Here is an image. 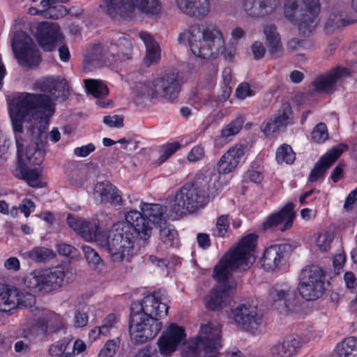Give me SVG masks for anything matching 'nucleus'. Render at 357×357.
Here are the masks:
<instances>
[{"mask_svg":"<svg viewBox=\"0 0 357 357\" xmlns=\"http://www.w3.org/2000/svg\"><path fill=\"white\" fill-rule=\"evenodd\" d=\"M268 51L273 56L278 57L282 52V45L279 33L274 25L266 26L264 29Z\"/></svg>","mask_w":357,"mask_h":357,"instance_id":"37","label":"nucleus"},{"mask_svg":"<svg viewBox=\"0 0 357 357\" xmlns=\"http://www.w3.org/2000/svg\"><path fill=\"white\" fill-rule=\"evenodd\" d=\"M38 84L43 94L17 93L8 99L17 155L22 162L26 160L33 165L42 164L45 151L38 142L24 140L22 136L24 127L33 137H38L54 114V101L59 98L64 100L68 89L67 81L60 77H46Z\"/></svg>","mask_w":357,"mask_h":357,"instance_id":"1","label":"nucleus"},{"mask_svg":"<svg viewBox=\"0 0 357 357\" xmlns=\"http://www.w3.org/2000/svg\"><path fill=\"white\" fill-rule=\"evenodd\" d=\"M36 38L40 46L48 51L53 50L61 43L62 39L59 26L48 22L38 25Z\"/></svg>","mask_w":357,"mask_h":357,"instance_id":"24","label":"nucleus"},{"mask_svg":"<svg viewBox=\"0 0 357 357\" xmlns=\"http://www.w3.org/2000/svg\"><path fill=\"white\" fill-rule=\"evenodd\" d=\"M222 325L215 321L203 323L197 335L190 339L182 357H216L222 347Z\"/></svg>","mask_w":357,"mask_h":357,"instance_id":"4","label":"nucleus"},{"mask_svg":"<svg viewBox=\"0 0 357 357\" xmlns=\"http://www.w3.org/2000/svg\"><path fill=\"white\" fill-rule=\"evenodd\" d=\"M118 349L117 342L115 340H108L103 348L100 351V357H113Z\"/></svg>","mask_w":357,"mask_h":357,"instance_id":"54","label":"nucleus"},{"mask_svg":"<svg viewBox=\"0 0 357 357\" xmlns=\"http://www.w3.org/2000/svg\"><path fill=\"white\" fill-rule=\"evenodd\" d=\"M283 258L284 252L281 246H270L264 252L261 266L268 271H274L280 267Z\"/></svg>","mask_w":357,"mask_h":357,"instance_id":"33","label":"nucleus"},{"mask_svg":"<svg viewBox=\"0 0 357 357\" xmlns=\"http://www.w3.org/2000/svg\"><path fill=\"white\" fill-rule=\"evenodd\" d=\"M334 238L333 232L322 230L314 236V245L316 248L321 252H328L331 248V243Z\"/></svg>","mask_w":357,"mask_h":357,"instance_id":"44","label":"nucleus"},{"mask_svg":"<svg viewBox=\"0 0 357 357\" xmlns=\"http://www.w3.org/2000/svg\"><path fill=\"white\" fill-rule=\"evenodd\" d=\"M185 328L176 323H170L157 341L160 354L171 356L186 341Z\"/></svg>","mask_w":357,"mask_h":357,"instance_id":"19","label":"nucleus"},{"mask_svg":"<svg viewBox=\"0 0 357 357\" xmlns=\"http://www.w3.org/2000/svg\"><path fill=\"white\" fill-rule=\"evenodd\" d=\"M100 311L97 309L96 306L89 305L84 306L74 312L73 324L75 328H83L86 326L89 322V317L91 316L96 318L99 315Z\"/></svg>","mask_w":357,"mask_h":357,"instance_id":"38","label":"nucleus"},{"mask_svg":"<svg viewBox=\"0 0 357 357\" xmlns=\"http://www.w3.org/2000/svg\"><path fill=\"white\" fill-rule=\"evenodd\" d=\"M87 92L96 98H104L109 93L107 86L98 79H86L84 80Z\"/></svg>","mask_w":357,"mask_h":357,"instance_id":"43","label":"nucleus"},{"mask_svg":"<svg viewBox=\"0 0 357 357\" xmlns=\"http://www.w3.org/2000/svg\"><path fill=\"white\" fill-rule=\"evenodd\" d=\"M247 151L246 146L241 144L232 145L220 158L217 164L219 174H228L236 169L244 160Z\"/></svg>","mask_w":357,"mask_h":357,"instance_id":"22","label":"nucleus"},{"mask_svg":"<svg viewBox=\"0 0 357 357\" xmlns=\"http://www.w3.org/2000/svg\"><path fill=\"white\" fill-rule=\"evenodd\" d=\"M204 156V149L201 145L194 146L188 154V160L190 162H197Z\"/></svg>","mask_w":357,"mask_h":357,"instance_id":"55","label":"nucleus"},{"mask_svg":"<svg viewBox=\"0 0 357 357\" xmlns=\"http://www.w3.org/2000/svg\"><path fill=\"white\" fill-rule=\"evenodd\" d=\"M229 226L228 215H222L217 219L216 232L220 237H224L227 232Z\"/></svg>","mask_w":357,"mask_h":357,"instance_id":"53","label":"nucleus"},{"mask_svg":"<svg viewBox=\"0 0 357 357\" xmlns=\"http://www.w3.org/2000/svg\"><path fill=\"white\" fill-rule=\"evenodd\" d=\"M346 261V255L343 251H338L333 257V264L335 268H342Z\"/></svg>","mask_w":357,"mask_h":357,"instance_id":"64","label":"nucleus"},{"mask_svg":"<svg viewBox=\"0 0 357 357\" xmlns=\"http://www.w3.org/2000/svg\"><path fill=\"white\" fill-rule=\"evenodd\" d=\"M181 145L178 142H172L164 144L160 148L159 162L162 163L172 156L177 150L179 149Z\"/></svg>","mask_w":357,"mask_h":357,"instance_id":"47","label":"nucleus"},{"mask_svg":"<svg viewBox=\"0 0 357 357\" xmlns=\"http://www.w3.org/2000/svg\"><path fill=\"white\" fill-rule=\"evenodd\" d=\"M280 0H241L245 13L253 17L266 16L280 7Z\"/></svg>","mask_w":357,"mask_h":357,"instance_id":"28","label":"nucleus"},{"mask_svg":"<svg viewBox=\"0 0 357 357\" xmlns=\"http://www.w3.org/2000/svg\"><path fill=\"white\" fill-rule=\"evenodd\" d=\"M347 147L343 144H338L326 153L315 164L309 176V181L316 182L321 178L326 170L329 168L334 162L346 150Z\"/></svg>","mask_w":357,"mask_h":357,"instance_id":"29","label":"nucleus"},{"mask_svg":"<svg viewBox=\"0 0 357 357\" xmlns=\"http://www.w3.org/2000/svg\"><path fill=\"white\" fill-rule=\"evenodd\" d=\"M89 181L87 172L84 170L76 171L70 177V183L76 187H82Z\"/></svg>","mask_w":357,"mask_h":357,"instance_id":"52","label":"nucleus"},{"mask_svg":"<svg viewBox=\"0 0 357 357\" xmlns=\"http://www.w3.org/2000/svg\"><path fill=\"white\" fill-rule=\"evenodd\" d=\"M36 302L33 294L17 288L0 285V315L8 317L19 308L32 307Z\"/></svg>","mask_w":357,"mask_h":357,"instance_id":"12","label":"nucleus"},{"mask_svg":"<svg viewBox=\"0 0 357 357\" xmlns=\"http://www.w3.org/2000/svg\"><path fill=\"white\" fill-rule=\"evenodd\" d=\"M178 42L188 45L191 53L203 60H214L222 55L230 61L234 55L233 50H226L223 33L213 24L190 26L179 33Z\"/></svg>","mask_w":357,"mask_h":357,"instance_id":"3","label":"nucleus"},{"mask_svg":"<svg viewBox=\"0 0 357 357\" xmlns=\"http://www.w3.org/2000/svg\"><path fill=\"white\" fill-rule=\"evenodd\" d=\"M257 236L249 234L231 248L215 266L213 278L217 281L204 297L205 307L210 310H220L230 303V294L236 289V282L231 276L234 270L246 271L255 261Z\"/></svg>","mask_w":357,"mask_h":357,"instance_id":"2","label":"nucleus"},{"mask_svg":"<svg viewBox=\"0 0 357 357\" xmlns=\"http://www.w3.org/2000/svg\"><path fill=\"white\" fill-rule=\"evenodd\" d=\"M246 177L249 181L255 183H260L263 180L262 174L259 172L254 169H249L246 172Z\"/></svg>","mask_w":357,"mask_h":357,"instance_id":"63","label":"nucleus"},{"mask_svg":"<svg viewBox=\"0 0 357 357\" xmlns=\"http://www.w3.org/2000/svg\"><path fill=\"white\" fill-rule=\"evenodd\" d=\"M229 319L243 330L252 333H256L262 323V315L257 306L250 303L239 304L232 309Z\"/></svg>","mask_w":357,"mask_h":357,"instance_id":"16","label":"nucleus"},{"mask_svg":"<svg viewBox=\"0 0 357 357\" xmlns=\"http://www.w3.org/2000/svg\"><path fill=\"white\" fill-rule=\"evenodd\" d=\"M354 351H357V337L353 336L344 338L334 349L337 357H349Z\"/></svg>","mask_w":357,"mask_h":357,"instance_id":"41","label":"nucleus"},{"mask_svg":"<svg viewBox=\"0 0 357 357\" xmlns=\"http://www.w3.org/2000/svg\"><path fill=\"white\" fill-rule=\"evenodd\" d=\"M118 319L119 317L117 314L111 313L102 320L100 328L103 332V335H107L109 333L110 330L115 326L118 321Z\"/></svg>","mask_w":357,"mask_h":357,"instance_id":"50","label":"nucleus"},{"mask_svg":"<svg viewBox=\"0 0 357 357\" xmlns=\"http://www.w3.org/2000/svg\"><path fill=\"white\" fill-rule=\"evenodd\" d=\"M125 219L141 238H146L151 236L152 228L140 211L130 210L125 214Z\"/></svg>","mask_w":357,"mask_h":357,"instance_id":"32","label":"nucleus"},{"mask_svg":"<svg viewBox=\"0 0 357 357\" xmlns=\"http://www.w3.org/2000/svg\"><path fill=\"white\" fill-rule=\"evenodd\" d=\"M178 9L189 16H205L209 10V0H174Z\"/></svg>","mask_w":357,"mask_h":357,"instance_id":"31","label":"nucleus"},{"mask_svg":"<svg viewBox=\"0 0 357 357\" xmlns=\"http://www.w3.org/2000/svg\"><path fill=\"white\" fill-rule=\"evenodd\" d=\"M291 115V109L290 106L287 103L282 104L273 119L264 121L261 125V131L265 135L269 136L280 129L285 128L293 123Z\"/></svg>","mask_w":357,"mask_h":357,"instance_id":"27","label":"nucleus"},{"mask_svg":"<svg viewBox=\"0 0 357 357\" xmlns=\"http://www.w3.org/2000/svg\"><path fill=\"white\" fill-rule=\"evenodd\" d=\"M122 225V223L114 224L109 232L103 228L98 237L100 241H96L98 245L106 248L111 261L114 263L130 261L135 255L132 235L118 232L119 229H123Z\"/></svg>","mask_w":357,"mask_h":357,"instance_id":"6","label":"nucleus"},{"mask_svg":"<svg viewBox=\"0 0 357 357\" xmlns=\"http://www.w3.org/2000/svg\"><path fill=\"white\" fill-rule=\"evenodd\" d=\"M67 342L61 340L52 344L50 348V353L52 356H59L63 354L67 347Z\"/></svg>","mask_w":357,"mask_h":357,"instance_id":"60","label":"nucleus"},{"mask_svg":"<svg viewBox=\"0 0 357 357\" xmlns=\"http://www.w3.org/2000/svg\"><path fill=\"white\" fill-rule=\"evenodd\" d=\"M294 217V205L288 203L280 211L268 216L263 223V228L270 229L278 227L280 230L285 231L291 227Z\"/></svg>","mask_w":357,"mask_h":357,"instance_id":"25","label":"nucleus"},{"mask_svg":"<svg viewBox=\"0 0 357 357\" xmlns=\"http://www.w3.org/2000/svg\"><path fill=\"white\" fill-rule=\"evenodd\" d=\"M12 49L20 65L31 67L40 62L38 49L32 38L25 33L20 32L13 36Z\"/></svg>","mask_w":357,"mask_h":357,"instance_id":"15","label":"nucleus"},{"mask_svg":"<svg viewBox=\"0 0 357 357\" xmlns=\"http://www.w3.org/2000/svg\"><path fill=\"white\" fill-rule=\"evenodd\" d=\"M131 48L132 45L130 42L125 38L119 40L118 46L115 45H111L109 52L112 59L111 61H109V63L111 64L129 59Z\"/></svg>","mask_w":357,"mask_h":357,"instance_id":"39","label":"nucleus"},{"mask_svg":"<svg viewBox=\"0 0 357 357\" xmlns=\"http://www.w3.org/2000/svg\"><path fill=\"white\" fill-rule=\"evenodd\" d=\"M35 204L31 200L28 199H24L22 200V203L19 206V209L21 211L22 213H24L25 217H29L30 213L34 211Z\"/></svg>","mask_w":357,"mask_h":357,"instance_id":"59","label":"nucleus"},{"mask_svg":"<svg viewBox=\"0 0 357 357\" xmlns=\"http://www.w3.org/2000/svg\"><path fill=\"white\" fill-rule=\"evenodd\" d=\"M252 51L255 59H259L262 58L266 52L264 45L259 41H256L254 43V44L252 45Z\"/></svg>","mask_w":357,"mask_h":357,"instance_id":"61","label":"nucleus"},{"mask_svg":"<svg viewBox=\"0 0 357 357\" xmlns=\"http://www.w3.org/2000/svg\"><path fill=\"white\" fill-rule=\"evenodd\" d=\"M4 268L7 270L17 271L20 268V263L17 257H12L4 261Z\"/></svg>","mask_w":357,"mask_h":357,"instance_id":"62","label":"nucleus"},{"mask_svg":"<svg viewBox=\"0 0 357 357\" xmlns=\"http://www.w3.org/2000/svg\"><path fill=\"white\" fill-rule=\"evenodd\" d=\"M169 300L164 291H154L146 296L141 302L140 305L132 304L135 311L138 313H144L149 317L157 320L167 317L169 309Z\"/></svg>","mask_w":357,"mask_h":357,"instance_id":"17","label":"nucleus"},{"mask_svg":"<svg viewBox=\"0 0 357 357\" xmlns=\"http://www.w3.org/2000/svg\"><path fill=\"white\" fill-rule=\"evenodd\" d=\"M181 88L178 73L176 70L158 75L145 86L144 95L151 98H162L168 100L174 99Z\"/></svg>","mask_w":357,"mask_h":357,"instance_id":"11","label":"nucleus"},{"mask_svg":"<svg viewBox=\"0 0 357 357\" xmlns=\"http://www.w3.org/2000/svg\"><path fill=\"white\" fill-rule=\"evenodd\" d=\"M303 346L301 337L290 335L272 343L267 350V357H294Z\"/></svg>","mask_w":357,"mask_h":357,"instance_id":"21","label":"nucleus"},{"mask_svg":"<svg viewBox=\"0 0 357 357\" xmlns=\"http://www.w3.org/2000/svg\"><path fill=\"white\" fill-rule=\"evenodd\" d=\"M68 226L75 232L79 234L83 239L88 242L100 241L98 238L103 227L100 225L98 220H85L83 218L68 214L66 218Z\"/></svg>","mask_w":357,"mask_h":357,"instance_id":"20","label":"nucleus"},{"mask_svg":"<svg viewBox=\"0 0 357 357\" xmlns=\"http://www.w3.org/2000/svg\"><path fill=\"white\" fill-rule=\"evenodd\" d=\"M93 199L103 205L119 206L122 202L121 192L108 181L97 182L93 187Z\"/></svg>","mask_w":357,"mask_h":357,"instance_id":"23","label":"nucleus"},{"mask_svg":"<svg viewBox=\"0 0 357 357\" xmlns=\"http://www.w3.org/2000/svg\"><path fill=\"white\" fill-rule=\"evenodd\" d=\"M21 177L26 181L29 185L33 188H43L45 183L42 181V169L24 168L21 170Z\"/></svg>","mask_w":357,"mask_h":357,"instance_id":"42","label":"nucleus"},{"mask_svg":"<svg viewBox=\"0 0 357 357\" xmlns=\"http://www.w3.org/2000/svg\"><path fill=\"white\" fill-rule=\"evenodd\" d=\"M95 149V145L93 143H89L86 145L76 147L73 151V153L77 157L85 158L93 152Z\"/></svg>","mask_w":357,"mask_h":357,"instance_id":"56","label":"nucleus"},{"mask_svg":"<svg viewBox=\"0 0 357 357\" xmlns=\"http://www.w3.org/2000/svg\"><path fill=\"white\" fill-rule=\"evenodd\" d=\"M275 158L279 164L291 165L294 162L296 156L291 147L287 144H284L278 148Z\"/></svg>","mask_w":357,"mask_h":357,"instance_id":"45","label":"nucleus"},{"mask_svg":"<svg viewBox=\"0 0 357 357\" xmlns=\"http://www.w3.org/2000/svg\"><path fill=\"white\" fill-rule=\"evenodd\" d=\"M23 257L24 258L27 257L35 262L45 263L52 259L55 257V253L47 248L38 246L24 252Z\"/></svg>","mask_w":357,"mask_h":357,"instance_id":"40","label":"nucleus"},{"mask_svg":"<svg viewBox=\"0 0 357 357\" xmlns=\"http://www.w3.org/2000/svg\"><path fill=\"white\" fill-rule=\"evenodd\" d=\"M207 203L196 188L185 184L178 190L168 204L170 215L177 217L190 213L204 207Z\"/></svg>","mask_w":357,"mask_h":357,"instance_id":"9","label":"nucleus"},{"mask_svg":"<svg viewBox=\"0 0 357 357\" xmlns=\"http://www.w3.org/2000/svg\"><path fill=\"white\" fill-rule=\"evenodd\" d=\"M319 12L318 0H287L284 5L285 17L296 23L304 34L314 27Z\"/></svg>","mask_w":357,"mask_h":357,"instance_id":"7","label":"nucleus"},{"mask_svg":"<svg viewBox=\"0 0 357 357\" xmlns=\"http://www.w3.org/2000/svg\"><path fill=\"white\" fill-rule=\"evenodd\" d=\"M254 95L255 93L252 90L251 86L247 82L241 83L237 86L235 91L236 97L241 100H245L246 98L251 97Z\"/></svg>","mask_w":357,"mask_h":357,"instance_id":"51","label":"nucleus"},{"mask_svg":"<svg viewBox=\"0 0 357 357\" xmlns=\"http://www.w3.org/2000/svg\"><path fill=\"white\" fill-rule=\"evenodd\" d=\"M162 328V323L144 313H138L131 306L130 335L135 344H142L154 338Z\"/></svg>","mask_w":357,"mask_h":357,"instance_id":"10","label":"nucleus"},{"mask_svg":"<svg viewBox=\"0 0 357 357\" xmlns=\"http://www.w3.org/2000/svg\"><path fill=\"white\" fill-rule=\"evenodd\" d=\"M271 307L282 314H289L297 306V294L294 285L289 282L276 284L269 291Z\"/></svg>","mask_w":357,"mask_h":357,"instance_id":"14","label":"nucleus"},{"mask_svg":"<svg viewBox=\"0 0 357 357\" xmlns=\"http://www.w3.org/2000/svg\"><path fill=\"white\" fill-rule=\"evenodd\" d=\"M160 240L167 246L173 247L178 245V234L177 231L170 226H165L160 231Z\"/></svg>","mask_w":357,"mask_h":357,"instance_id":"46","label":"nucleus"},{"mask_svg":"<svg viewBox=\"0 0 357 357\" xmlns=\"http://www.w3.org/2000/svg\"><path fill=\"white\" fill-rule=\"evenodd\" d=\"M328 137L326 126L320 123L317 124L312 132V139L316 143H323Z\"/></svg>","mask_w":357,"mask_h":357,"instance_id":"48","label":"nucleus"},{"mask_svg":"<svg viewBox=\"0 0 357 357\" xmlns=\"http://www.w3.org/2000/svg\"><path fill=\"white\" fill-rule=\"evenodd\" d=\"M217 180L216 174L211 170H206L204 172L197 174L193 183L190 185L196 188L200 196L203 197L208 204L215 196Z\"/></svg>","mask_w":357,"mask_h":357,"instance_id":"26","label":"nucleus"},{"mask_svg":"<svg viewBox=\"0 0 357 357\" xmlns=\"http://www.w3.org/2000/svg\"><path fill=\"white\" fill-rule=\"evenodd\" d=\"M344 281L347 288L357 293V278L352 272L347 271L344 273Z\"/></svg>","mask_w":357,"mask_h":357,"instance_id":"57","label":"nucleus"},{"mask_svg":"<svg viewBox=\"0 0 357 357\" xmlns=\"http://www.w3.org/2000/svg\"><path fill=\"white\" fill-rule=\"evenodd\" d=\"M348 74L349 71L346 68L337 67L328 73L317 77L312 83L313 90L317 92H330L333 90L336 83Z\"/></svg>","mask_w":357,"mask_h":357,"instance_id":"30","label":"nucleus"},{"mask_svg":"<svg viewBox=\"0 0 357 357\" xmlns=\"http://www.w3.org/2000/svg\"><path fill=\"white\" fill-rule=\"evenodd\" d=\"M243 123L244 118L241 115L225 125L220 130V135L215 139L216 144L223 146L228 143L231 137L236 135L241 131Z\"/></svg>","mask_w":357,"mask_h":357,"instance_id":"35","label":"nucleus"},{"mask_svg":"<svg viewBox=\"0 0 357 357\" xmlns=\"http://www.w3.org/2000/svg\"><path fill=\"white\" fill-rule=\"evenodd\" d=\"M100 7L111 17H130L135 10L147 15H155L161 10L158 0H102Z\"/></svg>","mask_w":357,"mask_h":357,"instance_id":"8","label":"nucleus"},{"mask_svg":"<svg viewBox=\"0 0 357 357\" xmlns=\"http://www.w3.org/2000/svg\"><path fill=\"white\" fill-rule=\"evenodd\" d=\"M82 251L89 264L93 267H97L102 263V259L98 252L89 245H83Z\"/></svg>","mask_w":357,"mask_h":357,"instance_id":"49","label":"nucleus"},{"mask_svg":"<svg viewBox=\"0 0 357 357\" xmlns=\"http://www.w3.org/2000/svg\"><path fill=\"white\" fill-rule=\"evenodd\" d=\"M75 279L69 267L58 266L50 268H37L24 278L26 287L33 292L49 293L68 284Z\"/></svg>","mask_w":357,"mask_h":357,"instance_id":"5","label":"nucleus"},{"mask_svg":"<svg viewBox=\"0 0 357 357\" xmlns=\"http://www.w3.org/2000/svg\"><path fill=\"white\" fill-rule=\"evenodd\" d=\"M123 117L119 115L106 116L103 119L105 124L109 127L121 128L123 126Z\"/></svg>","mask_w":357,"mask_h":357,"instance_id":"58","label":"nucleus"},{"mask_svg":"<svg viewBox=\"0 0 357 357\" xmlns=\"http://www.w3.org/2000/svg\"><path fill=\"white\" fill-rule=\"evenodd\" d=\"M139 208L144 216L149 219V221L155 227H162L165 224L164 213L169 211V208H164L158 204H148L141 202Z\"/></svg>","mask_w":357,"mask_h":357,"instance_id":"34","label":"nucleus"},{"mask_svg":"<svg viewBox=\"0 0 357 357\" xmlns=\"http://www.w3.org/2000/svg\"><path fill=\"white\" fill-rule=\"evenodd\" d=\"M140 38L143 40L146 48V54L144 61L147 66L158 62L160 57V50L157 42L154 40L152 36L147 32H142L139 34Z\"/></svg>","mask_w":357,"mask_h":357,"instance_id":"36","label":"nucleus"},{"mask_svg":"<svg viewBox=\"0 0 357 357\" xmlns=\"http://www.w3.org/2000/svg\"><path fill=\"white\" fill-rule=\"evenodd\" d=\"M298 289L301 296L307 301L321 297L324 291V277L321 269L317 266L303 269L299 276Z\"/></svg>","mask_w":357,"mask_h":357,"instance_id":"13","label":"nucleus"},{"mask_svg":"<svg viewBox=\"0 0 357 357\" xmlns=\"http://www.w3.org/2000/svg\"><path fill=\"white\" fill-rule=\"evenodd\" d=\"M26 324L31 331L47 335L63 329L65 319L52 311H38L35 314V317L29 319Z\"/></svg>","mask_w":357,"mask_h":357,"instance_id":"18","label":"nucleus"}]
</instances>
